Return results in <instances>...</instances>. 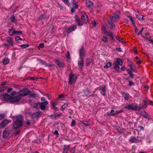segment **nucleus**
Segmentation results:
<instances>
[{
  "mask_svg": "<svg viewBox=\"0 0 153 153\" xmlns=\"http://www.w3.org/2000/svg\"><path fill=\"white\" fill-rule=\"evenodd\" d=\"M23 119L22 115L17 116L15 122L13 123V128L14 129H16L18 128L21 127L23 124Z\"/></svg>",
  "mask_w": 153,
  "mask_h": 153,
  "instance_id": "obj_1",
  "label": "nucleus"
},
{
  "mask_svg": "<svg viewBox=\"0 0 153 153\" xmlns=\"http://www.w3.org/2000/svg\"><path fill=\"white\" fill-rule=\"evenodd\" d=\"M124 108L127 110H135L138 111L141 109L140 106H138L137 104L135 103L126 105Z\"/></svg>",
  "mask_w": 153,
  "mask_h": 153,
  "instance_id": "obj_2",
  "label": "nucleus"
},
{
  "mask_svg": "<svg viewBox=\"0 0 153 153\" xmlns=\"http://www.w3.org/2000/svg\"><path fill=\"white\" fill-rule=\"evenodd\" d=\"M85 49H83V48H81L80 50L79 56L80 60L78 61V64L81 69L83 66L84 60L83 59L85 56Z\"/></svg>",
  "mask_w": 153,
  "mask_h": 153,
  "instance_id": "obj_3",
  "label": "nucleus"
},
{
  "mask_svg": "<svg viewBox=\"0 0 153 153\" xmlns=\"http://www.w3.org/2000/svg\"><path fill=\"white\" fill-rule=\"evenodd\" d=\"M30 91L29 89L25 88L22 90L18 92V94L20 97H24L29 94Z\"/></svg>",
  "mask_w": 153,
  "mask_h": 153,
  "instance_id": "obj_4",
  "label": "nucleus"
},
{
  "mask_svg": "<svg viewBox=\"0 0 153 153\" xmlns=\"http://www.w3.org/2000/svg\"><path fill=\"white\" fill-rule=\"evenodd\" d=\"M110 21L113 22H117L119 20V15L113 14L110 16Z\"/></svg>",
  "mask_w": 153,
  "mask_h": 153,
  "instance_id": "obj_5",
  "label": "nucleus"
},
{
  "mask_svg": "<svg viewBox=\"0 0 153 153\" xmlns=\"http://www.w3.org/2000/svg\"><path fill=\"white\" fill-rule=\"evenodd\" d=\"M77 79L76 76L75 74H73L72 73H71L69 76V83L71 85L73 82H75Z\"/></svg>",
  "mask_w": 153,
  "mask_h": 153,
  "instance_id": "obj_6",
  "label": "nucleus"
},
{
  "mask_svg": "<svg viewBox=\"0 0 153 153\" xmlns=\"http://www.w3.org/2000/svg\"><path fill=\"white\" fill-rule=\"evenodd\" d=\"M49 18V16L44 13L40 15L38 18V20L39 21H44L47 20Z\"/></svg>",
  "mask_w": 153,
  "mask_h": 153,
  "instance_id": "obj_7",
  "label": "nucleus"
},
{
  "mask_svg": "<svg viewBox=\"0 0 153 153\" xmlns=\"http://www.w3.org/2000/svg\"><path fill=\"white\" fill-rule=\"evenodd\" d=\"M21 98V97H20L19 95L14 97L11 96L10 102L13 103L17 102Z\"/></svg>",
  "mask_w": 153,
  "mask_h": 153,
  "instance_id": "obj_8",
  "label": "nucleus"
},
{
  "mask_svg": "<svg viewBox=\"0 0 153 153\" xmlns=\"http://www.w3.org/2000/svg\"><path fill=\"white\" fill-rule=\"evenodd\" d=\"M1 95L4 99L7 101H9L10 102L11 96L6 93L3 94Z\"/></svg>",
  "mask_w": 153,
  "mask_h": 153,
  "instance_id": "obj_9",
  "label": "nucleus"
},
{
  "mask_svg": "<svg viewBox=\"0 0 153 153\" xmlns=\"http://www.w3.org/2000/svg\"><path fill=\"white\" fill-rule=\"evenodd\" d=\"M122 96L124 98L125 100H128L131 98L129 94L128 93L122 92L121 93Z\"/></svg>",
  "mask_w": 153,
  "mask_h": 153,
  "instance_id": "obj_10",
  "label": "nucleus"
},
{
  "mask_svg": "<svg viewBox=\"0 0 153 153\" xmlns=\"http://www.w3.org/2000/svg\"><path fill=\"white\" fill-rule=\"evenodd\" d=\"M48 101H45L44 102H40V108L42 110H44L45 109L46 105L48 104Z\"/></svg>",
  "mask_w": 153,
  "mask_h": 153,
  "instance_id": "obj_11",
  "label": "nucleus"
},
{
  "mask_svg": "<svg viewBox=\"0 0 153 153\" xmlns=\"http://www.w3.org/2000/svg\"><path fill=\"white\" fill-rule=\"evenodd\" d=\"M55 61L56 64L58 65L60 68L64 67L65 64L60 62L59 59H56Z\"/></svg>",
  "mask_w": 153,
  "mask_h": 153,
  "instance_id": "obj_12",
  "label": "nucleus"
},
{
  "mask_svg": "<svg viewBox=\"0 0 153 153\" xmlns=\"http://www.w3.org/2000/svg\"><path fill=\"white\" fill-rule=\"evenodd\" d=\"M99 90L103 96L105 94V86H100V87Z\"/></svg>",
  "mask_w": 153,
  "mask_h": 153,
  "instance_id": "obj_13",
  "label": "nucleus"
},
{
  "mask_svg": "<svg viewBox=\"0 0 153 153\" xmlns=\"http://www.w3.org/2000/svg\"><path fill=\"white\" fill-rule=\"evenodd\" d=\"M87 6L91 9H92L94 7L93 3L89 0H87Z\"/></svg>",
  "mask_w": 153,
  "mask_h": 153,
  "instance_id": "obj_14",
  "label": "nucleus"
},
{
  "mask_svg": "<svg viewBox=\"0 0 153 153\" xmlns=\"http://www.w3.org/2000/svg\"><path fill=\"white\" fill-rule=\"evenodd\" d=\"M74 18L75 19V22L77 23L78 25L81 26L82 25V23L80 22V19L78 16L75 15Z\"/></svg>",
  "mask_w": 153,
  "mask_h": 153,
  "instance_id": "obj_15",
  "label": "nucleus"
},
{
  "mask_svg": "<svg viewBox=\"0 0 153 153\" xmlns=\"http://www.w3.org/2000/svg\"><path fill=\"white\" fill-rule=\"evenodd\" d=\"M129 141L131 143H137L139 142V139L137 138H136L135 137H131L129 139Z\"/></svg>",
  "mask_w": 153,
  "mask_h": 153,
  "instance_id": "obj_16",
  "label": "nucleus"
},
{
  "mask_svg": "<svg viewBox=\"0 0 153 153\" xmlns=\"http://www.w3.org/2000/svg\"><path fill=\"white\" fill-rule=\"evenodd\" d=\"M140 114L146 118H149V115L145 110L141 111L140 113Z\"/></svg>",
  "mask_w": 153,
  "mask_h": 153,
  "instance_id": "obj_17",
  "label": "nucleus"
},
{
  "mask_svg": "<svg viewBox=\"0 0 153 153\" xmlns=\"http://www.w3.org/2000/svg\"><path fill=\"white\" fill-rule=\"evenodd\" d=\"M8 123V121L7 120L5 119L2 121L0 124V128L4 127Z\"/></svg>",
  "mask_w": 153,
  "mask_h": 153,
  "instance_id": "obj_18",
  "label": "nucleus"
},
{
  "mask_svg": "<svg viewBox=\"0 0 153 153\" xmlns=\"http://www.w3.org/2000/svg\"><path fill=\"white\" fill-rule=\"evenodd\" d=\"M138 14H136V16L137 18L140 21H142L145 19L143 18V16L141 14H139L138 13Z\"/></svg>",
  "mask_w": 153,
  "mask_h": 153,
  "instance_id": "obj_19",
  "label": "nucleus"
},
{
  "mask_svg": "<svg viewBox=\"0 0 153 153\" xmlns=\"http://www.w3.org/2000/svg\"><path fill=\"white\" fill-rule=\"evenodd\" d=\"M81 21L83 23L85 22V16L86 15V14L85 13L82 12L81 13Z\"/></svg>",
  "mask_w": 153,
  "mask_h": 153,
  "instance_id": "obj_20",
  "label": "nucleus"
},
{
  "mask_svg": "<svg viewBox=\"0 0 153 153\" xmlns=\"http://www.w3.org/2000/svg\"><path fill=\"white\" fill-rule=\"evenodd\" d=\"M146 100L147 98H146L145 100L143 101V103L141 104V106H140L141 109L142 108H146L147 107V102H146Z\"/></svg>",
  "mask_w": 153,
  "mask_h": 153,
  "instance_id": "obj_21",
  "label": "nucleus"
},
{
  "mask_svg": "<svg viewBox=\"0 0 153 153\" xmlns=\"http://www.w3.org/2000/svg\"><path fill=\"white\" fill-rule=\"evenodd\" d=\"M41 114L40 112H36L33 113L31 115L32 118L33 119L35 118L36 117H39Z\"/></svg>",
  "mask_w": 153,
  "mask_h": 153,
  "instance_id": "obj_22",
  "label": "nucleus"
},
{
  "mask_svg": "<svg viewBox=\"0 0 153 153\" xmlns=\"http://www.w3.org/2000/svg\"><path fill=\"white\" fill-rule=\"evenodd\" d=\"M114 63L122 66L123 64V62L120 58H118Z\"/></svg>",
  "mask_w": 153,
  "mask_h": 153,
  "instance_id": "obj_23",
  "label": "nucleus"
},
{
  "mask_svg": "<svg viewBox=\"0 0 153 153\" xmlns=\"http://www.w3.org/2000/svg\"><path fill=\"white\" fill-rule=\"evenodd\" d=\"M8 33L10 36H13L15 34V29L13 27H11V29H9Z\"/></svg>",
  "mask_w": 153,
  "mask_h": 153,
  "instance_id": "obj_24",
  "label": "nucleus"
},
{
  "mask_svg": "<svg viewBox=\"0 0 153 153\" xmlns=\"http://www.w3.org/2000/svg\"><path fill=\"white\" fill-rule=\"evenodd\" d=\"M76 28V27L71 26L70 27L67 31L66 32L68 34L71 33L72 31L74 30Z\"/></svg>",
  "mask_w": 153,
  "mask_h": 153,
  "instance_id": "obj_25",
  "label": "nucleus"
},
{
  "mask_svg": "<svg viewBox=\"0 0 153 153\" xmlns=\"http://www.w3.org/2000/svg\"><path fill=\"white\" fill-rule=\"evenodd\" d=\"M69 149V145H65L63 148V153H67Z\"/></svg>",
  "mask_w": 153,
  "mask_h": 153,
  "instance_id": "obj_26",
  "label": "nucleus"
},
{
  "mask_svg": "<svg viewBox=\"0 0 153 153\" xmlns=\"http://www.w3.org/2000/svg\"><path fill=\"white\" fill-rule=\"evenodd\" d=\"M110 25V28L111 30H114L115 29V25L111 21V23L109 24Z\"/></svg>",
  "mask_w": 153,
  "mask_h": 153,
  "instance_id": "obj_27",
  "label": "nucleus"
},
{
  "mask_svg": "<svg viewBox=\"0 0 153 153\" xmlns=\"http://www.w3.org/2000/svg\"><path fill=\"white\" fill-rule=\"evenodd\" d=\"M106 34L107 36H109L110 38H111L112 40H114V38L113 36V33L112 32L109 31V32H108V33H107Z\"/></svg>",
  "mask_w": 153,
  "mask_h": 153,
  "instance_id": "obj_28",
  "label": "nucleus"
},
{
  "mask_svg": "<svg viewBox=\"0 0 153 153\" xmlns=\"http://www.w3.org/2000/svg\"><path fill=\"white\" fill-rule=\"evenodd\" d=\"M2 62L3 64L6 65L9 62V60L7 58H5L2 61Z\"/></svg>",
  "mask_w": 153,
  "mask_h": 153,
  "instance_id": "obj_29",
  "label": "nucleus"
},
{
  "mask_svg": "<svg viewBox=\"0 0 153 153\" xmlns=\"http://www.w3.org/2000/svg\"><path fill=\"white\" fill-rule=\"evenodd\" d=\"M9 133L7 132L6 131H5L4 130L3 133V137L4 138H6L9 136L10 134Z\"/></svg>",
  "mask_w": 153,
  "mask_h": 153,
  "instance_id": "obj_30",
  "label": "nucleus"
},
{
  "mask_svg": "<svg viewBox=\"0 0 153 153\" xmlns=\"http://www.w3.org/2000/svg\"><path fill=\"white\" fill-rule=\"evenodd\" d=\"M14 129L13 128H7L5 129V131L9 133L10 134H11L13 131V129Z\"/></svg>",
  "mask_w": 153,
  "mask_h": 153,
  "instance_id": "obj_31",
  "label": "nucleus"
},
{
  "mask_svg": "<svg viewBox=\"0 0 153 153\" xmlns=\"http://www.w3.org/2000/svg\"><path fill=\"white\" fill-rule=\"evenodd\" d=\"M122 110L120 111H115L113 114H110V116H114L117 114H119L120 112H122Z\"/></svg>",
  "mask_w": 153,
  "mask_h": 153,
  "instance_id": "obj_32",
  "label": "nucleus"
},
{
  "mask_svg": "<svg viewBox=\"0 0 153 153\" xmlns=\"http://www.w3.org/2000/svg\"><path fill=\"white\" fill-rule=\"evenodd\" d=\"M112 65V64L111 62H108L104 66V68H108L111 67Z\"/></svg>",
  "mask_w": 153,
  "mask_h": 153,
  "instance_id": "obj_33",
  "label": "nucleus"
},
{
  "mask_svg": "<svg viewBox=\"0 0 153 153\" xmlns=\"http://www.w3.org/2000/svg\"><path fill=\"white\" fill-rule=\"evenodd\" d=\"M7 41L11 45H13V40L12 39L11 37H9L7 38Z\"/></svg>",
  "mask_w": 153,
  "mask_h": 153,
  "instance_id": "obj_34",
  "label": "nucleus"
},
{
  "mask_svg": "<svg viewBox=\"0 0 153 153\" xmlns=\"http://www.w3.org/2000/svg\"><path fill=\"white\" fill-rule=\"evenodd\" d=\"M102 40L105 43H107L108 42V38L106 36H103L102 37Z\"/></svg>",
  "mask_w": 153,
  "mask_h": 153,
  "instance_id": "obj_35",
  "label": "nucleus"
},
{
  "mask_svg": "<svg viewBox=\"0 0 153 153\" xmlns=\"http://www.w3.org/2000/svg\"><path fill=\"white\" fill-rule=\"evenodd\" d=\"M115 65L114 68L116 71H118L120 68V67L118 65L115 64L114 63Z\"/></svg>",
  "mask_w": 153,
  "mask_h": 153,
  "instance_id": "obj_36",
  "label": "nucleus"
},
{
  "mask_svg": "<svg viewBox=\"0 0 153 153\" xmlns=\"http://www.w3.org/2000/svg\"><path fill=\"white\" fill-rule=\"evenodd\" d=\"M40 102L38 103H35L33 105V107L35 108H40Z\"/></svg>",
  "mask_w": 153,
  "mask_h": 153,
  "instance_id": "obj_37",
  "label": "nucleus"
},
{
  "mask_svg": "<svg viewBox=\"0 0 153 153\" xmlns=\"http://www.w3.org/2000/svg\"><path fill=\"white\" fill-rule=\"evenodd\" d=\"M116 38L119 41L122 42L124 43V42L123 40V39H121L119 36H116Z\"/></svg>",
  "mask_w": 153,
  "mask_h": 153,
  "instance_id": "obj_38",
  "label": "nucleus"
},
{
  "mask_svg": "<svg viewBox=\"0 0 153 153\" xmlns=\"http://www.w3.org/2000/svg\"><path fill=\"white\" fill-rule=\"evenodd\" d=\"M92 60L90 58L87 59V66H88L89 64L92 62Z\"/></svg>",
  "mask_w": 153,
  "mask_h": 153,
  "instance_id": "obj_39",
  "label": "nucleus"
},
{
  "mask_svg": "<svg viewBox=\"0 0 153 153\" xmlns=\"http://www.w3.org/2000/svg\"><path fill=\"white\" fill-rule=\"evenodd\" d=\"M68 103H65L61 107V109H64L68 106Z\"/></svg>",
  "mask_w": 153,
  "mask_h": 153,
  "instance_id": "obj_40",
  "label": "nucleus"
},
{
  "mask_svg": "<svg viewBox=\"0 0 153 153\" xmlns=\"http://www.w3.org/2000/svg\"><path fill=\"white\" fill-rule=\"evenodd\" d=\"M128 17L129 18L131 21V22L133 24H135V22L133 20L132 17L131 16H128Z\"/></svg>",
  "mask_w": 153,
  "mask_h": 153,
  "instance_id": "obj_41",
  "label": "nucleus"
},
{
  "mask_svg": "<svg viewBox=\"0 0 153 153\" xmlns=\"http://www.w3.org/2000/svg\"><path fill=\"white\" fill-rule=\"evenodd\" d=\"M30 97L32 98H35L37 97V94H32L30 95Z\"/></svg>",
  "mask_w": 153,
  "mask_h": 153,
  "instance_id": "obj_42",
  "label": "nucleus"
},
{
  "mask_svg": "<svg viewBox=\"0 0 153 153\" xmlns=\"http://www.w3.org/2000/svg\"><path fill=\"white\" fill-rule=\"evenodd\" d=\"M102 30L103 31V32L105 34H106L107 33H108V32L107 31V30L106 29L105 27L104 26H103L102 27Z\"/></svg>",
  "mask_w": 153,
  "mask_h": 153,
  "instance_id": "obj_43",
  "label": "nucleus"
},
{
  "mask_svg": "<svg viewBox=\"0 0 153 153\" xmlns=\"http://www.w3.org/2000/svg\"><path fill=\"white\" fill-rule=\"evenodd\" d=\"M29 45H28V44H27L22 45L20 46V47L22 48H25L28 47H29Z\"/></svg>",
  "mask_w": 153,
  "mask_h": 153,
  "instance_id": "obj_44",
  "label": "nucleus"
},
{
  "mask_svg": "<svg viewBox=\"0 0 153 153\" xmlns=\"http://www.w3.org/2000/svg\"><path fill=\"white\" fill-rule=\"evenodd\" d=\"M66 58L68 59H70V58H71L70 55V53H69V51H67L66 54Z\"/></svg>",
  "mask_w": 153,
  "mask_h": 153,
  "instance_id": "obj_45",
  "label": "nucleus"
},
{
  "mask_svg": "<svg viewBox=\"0 0 153 153\" xmlns=\"http://www.w3.org/2000/svg\"><path fill=\"white\" fill-rule=\"evenodd\" d=\"M22 33V31H16L15 30V34L16 35H19V34H21Z\"/></svg>",
  "mask_w": 153,
  "mask_h": 153,
  "instance_id": "obj_46",
  "label": "nucleus"
},
{
  "mask_svg": "<svg viewBox=\"0 0 153 153\" xmlns=\"http://www.w3.org/2000/svg\"><path fill=\"white\" fill-rule=\"evenodd\" d=\"M145 28L144 27H142L140 30L139 33L137 34V35H138L139 34H140L142 36V35H143L142 34V32Z\"/></svg>",
  "mask_w": 153,
  "mask_h": 153,
  "instance_id": "obj_47",
  "label": "nucleus"
},
{
  "mask_svg": "<svg viewBox=\"0 0 153 153\" xmlns=\"http://www.w3.org/2000/svg\"><path fill=\"white\" fill-rule=\"evenodd\" d=\"M10 19L11 20L12 22H15V18L14 15H12V16H11V17H10Z\"/></svg>",
  "mask_w": 153,
  "mask_h": 153,
  "instance_id": "obj_48",
  "label": "nucleus"
},
{
  "mask_svg": "<svg viewBox=\"0 0 153 153\" xmlns=\"http://www.w3.org/2000/svg\"><path fill=\"white\" fill-rule=\"evenodd\" d=\"M5 117V115L4 114H0V120H1L4 119Z\"/></svg>",
  "mask_w": 153,
  "mask_h": 153,
  "instance_id": "obj_49",
  "label": "nucleus"
},
{
  "mask_svg": "<svg viewBox=\"0 0 153 153\" xmlns=\"http://www.w3.org/2000/svg\"><path fill=\"white\" fill-rule=\"evenodd\" d=\"M64 3L66 4L67 5H70L69 2L68 0H62Z\"/></svg>",
  "mask_w": 153,
  "mask_h": 153,
  "instance_id": "obj_50",
  "label": "nucleus"
},
{
  "mask_svg": "<svg viewBox=\"0 0 153 153\" xmlns=\"http://www.w3.org/2000/svg\"><path fill=\"white\" fill-rule=\"evenodd\" d=\"M81 95L82 96H85L86 95V94L85 93V90L83 91L81 93Z\"/></svg>",
  "mask_w": 153,
  "mask_h": 153,
  "instance_id": "obj_51",
  "label": "nucleus"
},
{
  "mask_svg": "<svg viewBox=\"0 0 153 153\" xmlns=\"http://www.w3.org/2000/svg\"><path fill=\"white\" fill-rule=\"evenodd\" d=\"M75 149L76 148L75 147H73L70 150V152L72 153H74L75 151Z\"/></svg>",
  "mask_w": 153,
  "mask_h": 153,
  "instance_id": "obj_52",
  "label": "nucleus"
},
{
  "mask_svg": "<svg viewBox=\"0 0 153 153\" xmlns=\"http://www.w3.org/2000/svg\"><path fill=\"white\" fill-rule=\"evenodd\" d=\"M56 102H54L52 104V106L53 107V108L54 110H56L57 109V107H56Z\"/></svg>",
  "mask_w": 153,
  "mask_h": 153,
  "instance_id": "obj_53",
  "label": "nucleus"
},
{
  "mask_svg": "<svg viewBox=\"0 0 153 153\" xmlns=\"http://www.w3.org/2000/svg\"><path fill=\"white\" fill-rule=\"evenodd\" d=\"M76 121L74 120H73L71 123V126H75L76 124Z\"/></svg>",
  "mask_w": 153,
  "mask_h": 153,
  "instance_id": "obj_54",
  "label": "nucleus"
},
{
  "mask_svg": "<svg viewBox=\"0 0 153 153\" xmlns=\"http://www.w3.org/2000/svg\"><path fill=\"white\" fill-rule=\"evenodd\" d=\"M133 63L131 61L129 60L128 61V66L130 65H131Z\"/></svg>",
  "mask_w": 153,
  "mask_h": 153,
  "instance_id": "obj_55",
  "label": "nucleus"
},
{
  "mask_svg": "<svg viewBox=\"0 0 153 153\" xmlns=\"http://www.w3.org/2000/svg\"><path fill=\"white\" fill-rule=\"evenodd\" d=\"M20 132V131L19 130H17L16 132L13 133V134L15 136L17 135V134H19Z\"/></svg>",
  "mask_w": 153,
  "mask_h": 153,
  "instance_id": "obj_56",
  "label": "nucleus"
},
{
  "mask_svg": "<svg viewBox=\"0 0 153 153\" xmlns=\"http://www.w3.org/2000/svg\"><path fill=\"white\" fill-rule=\"evenodd\" d=\"M78 6V4L76 3H75L73 4V7L75 9H76L77 8Z\"/></svg>",
  "mask_w": 153,
  "mask_h": 153,
  "instance_id": "obj_57",
  "label": "nucleus"
},
{
  "mask_svg": "<svg viewBox=\"0 0 153 153\" xmlns=\"http://www.w3.org/2000/svg\"><path fill=\"white\" fill-rule=\"evenodd\" d=\"M38 48H43L44 47V45L43 43H41L38 46Z\"/></svg>",
  "mask_w": 153,
  "mask_h": 153,
  "instance_id": "obj_58",
  "label": "nucleus"
},
{
  "mask_svg": "<svg viewBox=\"0 0 153 153\" xmlns=\"http://www.w3.org/2000/svg\"><path fill=\"white\" fill-rule=\"evenodd\" d=\"M16 94V91H14L12 92V93L10 94L11 96H13L15 95Z\"/></svg>",
  "mask_w": 153,
  "mask_h": 153,
  "instance_id": "obj_59",
  "label": "nucleus"
},
{
  "mask_svg": "<svg viewBox=\"0 0 153 153\" xmlns=\"http://www.w3.org/2000/svg\"><path fill=\"white\" fill-rule=\"evenodd\" d=\"M129 85L130 86H131L134 85V83L132 81H130L129 82Z\"/></svg>",
  "mask_w": 153,
  "mask_h": 153,
  "instance_id": "obj_60",
  "label": "nucleus"
},
{
  "mask_svg": "<svg viewBox=\"0 0 153 153\" xmlns=\"http://www.w3.org/2000/svg\"><path fill=\"white\" fill-rule=\"evenodd\" d=\"M126 71L129 74H131L132 73V72L129 69H127L126 70Z\"/></svg>",
  "mask_w": 153,
  "mask_h": 153,
  "instance_id": "obj_61",
  "label": "nucleus"
},
{
  "mask_svg": "<svg viewBox=\"0 0 153 153\" xmlns=\"http://www.w3.org/2000/svg\"><path fill=\"white\" fill-rule=\"evenodd\" d=\"M142 37L144 39H146V40H149V39L150 38V37H145V36H144V35H142Z\"/></svg>",
  "mask_w": 153,
  "mask_h": 153,
  "instance_id": "obj_62",
  "label": "nucleus"
},
{
  "mask_svg": "<svg viewBox=\"0 0 153 153\" xmlns=\"http://www.w3.org/2000/svg\"><path fill=\"white\" fill-rule=\"evenodd\" d=\"M149 41L152 44H153V39H152V37H150V38Z\"/></svg>",
  "mask_w": 153,
  "mask_h": 153,
  "instance_id": "obj_63",
  "label": "nucleus"
},
{
  "mask_svg": "<svg viewBox=\"0 0 153 153\" xmlns=\"http://www.w3.org/2000/svg\"><path fill=\"white\" fill-rule=\"evenodd\" d=\"M149 41L152 44H153V39H152V37H150V38Z\"/></svg>",
  "mask_w": 153,
  "mask_h": 153,
  "instance_id": "obj_64",
  "label": "nucleus"
}]
</instances>
